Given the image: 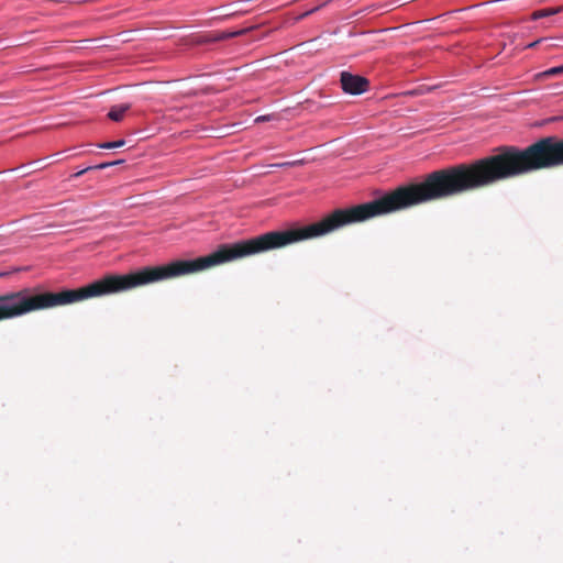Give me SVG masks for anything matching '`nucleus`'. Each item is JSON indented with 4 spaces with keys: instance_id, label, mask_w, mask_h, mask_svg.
<instances>
[{
    "instance_id": "nucleus-1",
    "label": "nucleus",
    "mask_w": 563,
    "mask_h": 563,
    "mask_svg": "<svg viewBox=\"0 0 563 563\" xmlns=\"http://www.w3.org/2000/svg\"><path fill=\"white\" fill-rule=\"evenodd\" d=\"M340 82L343 91L350 95H361L369 88L367 78L349 71L341 73Z\"/></svg>"
},
{
    "instance_id": "nucleus-2",
    "label": "nucleus",
    "mask_w": 563,
    "mask_h": 563,
    "mask_svg": "<svg viewBox=\"0 0 563 563\" xmlns=\"http://www.w3.org/2000/svg\"><path fill=\"white\" fill-rule=\"evenodd\" d=\"M251 30H253V27H245V29H241V30H236V31H222V32H217L214 33L213 35L207 37L203 42H219V41H225V40H229V38H232V37H236V36H242L244 34H246L247 32H250Z\"/></svg>"
},
{
    "instance_id": "nucleus-3",
    "label": "nucleus",
    "mask_w": 563,
    "mask_h": 563,
    "mask_svg": "<svg viewBox=\"0 0 563 563\" xmlns=\"http://www.w3.org/2000/svg\"><path fill=\"white\" fill-rule=\"evenodd\" d=\"M130 108L131 104L129 103L113 106L108 113V118L112 121L120 122L123 119L125 112L130 110Z\"/></svg>"
},
{
    "instance_id": "nucleus-4",
    "label": "nucleus",
    "mask_w": 563,
    "mask_h": 563,
    "mask_svg": "<svg viewBox=\"0 0 563 563\" xmlns=\"http://www.w3.org/2000/svg\"><path fill=\"white\" fill-rule=\"evenodd\" d=\"M543 77H554V76H561L563 75V65L552 67L541 74Z\"/></svg>"
},
{
    "instance_id": "nucleus-5",
    "label": "nucleus",
    "mask_w": 563,
    "mask_h": 563,
    "mask_svg": "<svg viewBox=\"0 0 563 563\" xmlns=\"http://www.w3.org/2000/svg\"><path fill=\"white\" fill-rule=\"evenodd\" d=\"M124 144H125L124 140H119V141H114V142L102 143V144H99L98 146L100 148L112 150V148L121 147Z\"/></svg>"
},
{
    "instance_id": "nucleus-6",
    "label": "nucleus",
    "mask_w": 563,
    "mask_h": 563,
    "mask_svg": "<svg viewBox=\"0 0 563 563\" xmlns=\"http://www.w3.org/2000/svg\"><path fill=\"white\" fill-rule=\"evenodd\" d=\"M542 13V18L551 16L556 13L563 12V7H556V8H547L540 10Z\"/></svg>"
},
{
    "instance_id": "nucleus-7",
    "label": "nucleus",
    "mask_w": 563,
    "mask_h": 563,
    "mask_svg": "<svg viewBox=\"0 0 563 563\" xmlns=\"http://www.w3.org/2000/svg\"><path fill=\"white\" fill-rule=\"evenodd\" d=\"M121 163H123V161L101 163V164L92 166V169H104V168H108L110 166H114V165H118V164H121Z\"/></svg>"
},
{
    "instance_id": "nucleus-8",
    "label": "nucleus",
    "mask_w": 563,
    "mask_h": 563,
    "mask_svg": "<svg viewBox=\"0 0 563 563\" xmlns=\"http://www.w3.org/2000/svg\"><path fill=\"white\" fill-rule=\"evenodd\" d=\"M88 170H93V169H92V166H88V167H86V168H84V169H81V170H79V172L75 173L71 177H75V178L80 177L81 175H84V174H85V173H87Z\"/></svg>"
},
{
    "instance_id": "nucleus-9",
    "label": "nucleus",
    "mask_w": 563,
    "mask_h": 563,
    "mask_svg": "<svg viewBox=\"0 0 563 563\" xmlns=\"http://www.w3.org/2000/svg\"><path fill=\"white\" fill-rule=\"evenodd\" d=\"M531 20L536 21V20H539V19H542V13L540 10H537L534 12H532L531 16H530Z\"/></svg>"
},
{
    "instance_id": "nucleus-10",
    "label": "nucleus",
    "mask_w": 563,
    "mask_h": 563,
    "mask_svg": "<svg viewBox=\"0 0 563 563\" xmlns=\"http://www.w3.org/2000/svg\"><path fill=\"white\" fill-rule=\"evenodd\" d=\"M268 120H269V115H261L255 119V122H264V121H268Z\"/></svg>"
},
{
    "instance_id": "nucleus-11",
    "label": "nucleus",
    "mask_w": 563,
    "mask_h": 563,
    "mask_svg": "<svg viewBox=\"0 0 563 563\" xmlns=\"http://www.w3.org/2000/svg\"><path fill=\"white\" fill-rule=\"evenodd\" d=\"M542 40L534 41L527 45V48H533L536 47Z\"/></svg>"
},
{
    "instance_id": "nucleus-12",
    "label": "nucleus",
    "mask_w": 563,
    "mask_h": 563,
    "mask_svg": "<svg viewBox=\"0 0 563 563\" xmlns=\"http://www.w3.org/2000/svg\"><path fill=\"white\" fill-rule=\"evenodd\" d=\"M294 164H295V163L286 162V163L280 164L279 166H291V165H294Z\"/></svg>"
}]
</instances>
